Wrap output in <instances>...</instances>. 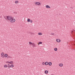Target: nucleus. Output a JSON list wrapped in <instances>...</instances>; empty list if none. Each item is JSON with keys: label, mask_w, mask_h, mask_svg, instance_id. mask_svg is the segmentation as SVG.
Returning <instances> with one entry per match:
<instances>
[{"label": "nucleus", "mask_w": 75, "mask_h": 75, "mask_svg": "<svg viewBox=\"0 0 75 75\" xmlns=\"http://www.w3.org/2000/svg\"><path fill=\"white\" fill-rule=\"evenodd\" d=\"M4 19H7L8 20H11V19H13V17L11 16H5L4 17Z\"/></svg>", "instance_id": "1"}, {"label": "nucleus", "mask_w": 75, "mask_h": 75, "mask_svg": "<svg viewBox=\"0 0 75 75\" xmlns=\"http://www.w3.org/2000/svg\"><path fill=\"white\" fill-rule=\"evenodd\" d=\"M15 21L16 20L15 19H13V18L11 20L10 22L11 23H14Z\"/></svg>", "instance_id": "2"}, {"label": "nucleus", "mask_w": 75, "mask_h": 75, "mask_svg": "<svg viewBox=\"0 0 75 75\" xmlns=\"http://www.w3.org/2000/svg\"><path fill=\"white\" fill-rule=\"evenodd\" d=\"M35 5H37L38 6H39V5H41V3L38 2H35Z\"/></svg>", "instance_id": "3"}, {"label": "nucleus", "mask_w": 75, "mask_h": 75, "mask_svg": "<svg viewBox=\"0 0 75 75\" xmlns=\"http://www.w3.org/2000/svg\"><path fill=\"white\" fill-rule=\"evenodd\" d=\"M1 57L2 58H4V53L2 52L1 53Z\"/></svg>", "instance_id": "4"}, {"label": "nucleus", "mask_w": 75, "mask_h": 75, "mask_svg": "<svg viewBox=\"0 0 75 75\" xmlns=\"http://www.w3.org/2000/svg\"><path fill=\"white\" fill-rule=\"evenodd\" d=\"M56 41L58 42H61V40L59 39H56Z\"/></svg>", "instance_id": "5"}, {"label": "nucleus", "mask_w": 75, "mask_h": 75, "mask_svg": "<svg viewBox=\"0 0 75 75\" xmlns=\"http://www.w3.org/2000/svg\"><path fill=\"white\" fill-rule=\"evenodd\" d=\"M29 44H32L33 46H35V44L34 43H32V42H29Z\"/></svg>", "instance_id": "6"}, {"label": "nucleus", "mask_w": 75, "mask_h": 75, "mask_svg": "<svg viewBox=\"0 0 75 75\" xmlns=\"http://www.w3.org/2000/svg\"><path fill=\"white\" fill-rule=\"evenodd\" d=\"M59 65L60 67H62V66H63V64H62V63H61L59 64Z\"/></svg>", "instance_id": "7"}, {"label": "nucleus", "mask_w": 75, "mask_h": 75, "mask_svg": "<svg viewBox=\"0 0 75 75\" xmlns=\"http://www.w3.org/2000/svg\"><path fill=\"white\" fill-rule=\"evenodd\" d=\"M45 73L46 74H48V71L47 70H46L45 71Z\"/></svg>", "instance_id": "8"}, {"label": "nucleus", "mask_w": 75, "mask_h": 75, "mask_svg": "<svg viewBox=\"0 0 75 75\" xmlns=\"http://www.w3.org/2000/svg\"><path fill=\"white\" fill-rule=\"evenodd\" d=\"M46 8H50V6L48 5H46Z\"/></svg>", "instance_id": "9"}, {"label": "nucleus", "mask_w": 75, "mask_h": 75, "mask_svg": "<svg viewBox=\"0 0 75 75\" xmlns=\"http://www.w3.org/2000/svg\"><path fill=\"white\" fill-rule=\"evenodd\" d=\"M48 64H49V65L51 66V65H52V63H51V62H49Z\"/></svg>", "instance_id": "10"}, {"label": "nucleus", "mask_w": 75, "mask_h": 75, "mask_svg": "<svg viewBox=\"0 0 75 75\" xmlns=\"http://www.w3.org/2000/svg\"><path fill=\"white\" fill-rule=\"evenodd\" d=\"M7 56H8V55L7 54H5L4 55V57H5V58H7Z\"/></svg>", "instance_id": "11"}, {"label": "nucleus", "mask_w": 75, "mask_h": 75, "mask_svg": "<svg viewBox=\"0 0 75 75\" xmlns=\"http://www.w3.org/2000/svg\"><path fill=\"white\" fill-rule=\"evenodd\" d=\"M45 65H47L48 64V62H46L45 63Z\"/></svg>", "instance_id": "12"}, {"label": "nucleus", "mask_w": 75, "mask_h": 75, "mask_svg": "<svg viewBox=\"0 0 75 75\" xmlns=\"http://www.w3.org/2000/svg\"><path fill=\"white\" fill-rule=\"evenodd\" d=\"M10 64H14V62H13V61H11L10 62Z\"/></svg>", "instance_id": "13"}, {"label": "nucleus", "mask_w": 75, "mask_h": 75, "mask_svg": "<svg viewBox=\"0 0 75 75\" xmlns=\"http://www.w3.org/2000/svg\"><path fill=\"white\" fill-rule=\"evenodd\" d=\"M7 65H4V68H7Z\"/></svg>", "instance_id": "14"}, {"label": "nucleus", "mask_w": 75, "mask_h": 75, "mask_svg": "<svg viewBox=\"0 0 75 75\" xmlns=\"http://www.w3.org/2000/svg\"><path fill=\"white\" fill-rule=\"evenodd\" d=\"M27 21L28 22H30V19L29 18L27 20Z\"/></svg>", "instance_id": "15"}, {"label": "nucleus", "mask_w": 75, "mask_h": 75, "mask_svg": "<svg viewBox=\"0 0 75 75\" xmlns=\"http://www.w3.org/2000/svg\"><path fill=\"white\" fill-rule=\"evenodd\" d=\"M54 50L55 51H57V48H54Z\"/></svg>", "instance_id": "16"}, {"label": "nucleus", "mask_w": 75, "mask_h": 75, "mask_svg": "<svg viewBox=\"0 0 75 75\" xmlns=\"http://www.w3.org/2000/svg\"><path fill=\"white\" fill-rule=\"evenodd\" d=\"M38 35H42V33H38Z\"/></svg>", "instance_id": "17"}, {"label": "nucleus", "mask_w": 75, "mask_h": 75, "mask_svg": "<svg viewBox=\"0 0 75 75\" xmlns=\"http://www.w3.org/2000/svg\"><path fill=\"white\" fill-rule=\"evenodd\" d=\"M11 67L12 68H13V67H14V65L13 64H11Z\"/></svg>", "instance_id": "18"}, {"label": "nucleus", "mask_w": 75, "mask_h": 75, "mask_svg": "<svg viewBox=\"0 0 75 75\" xmlns=\"http://www.w3.org/2000/svg\"><path fill=\"white\" fill-rule=\"evenodd\" d=\"M15 3H18V1H16L15 2Z\"/></svg>", "instance_id": "19"}, {"label": "nucleus", "mask_w": 75, "mask_h": 75, "mask_svg": "<svg viewBox=\"0 0 75 75\" xmlns=\"http://www.w3.org/2000/svg\"><path fill=\"white\" fill-rule=\"evenodd\" d=\"M54 34H55L54 33H51V35H54Z\"/></svg>", "instance_id": "20"}, {"label": "nucleus", "mask_w": 75, "mask_h": 75, "mask_svg": "<svg viewBox=\"0 0 75 75\" xmlns=\"http://www.w3.org/2000/svg\"><path fill=\"white\" fill-rule=\"evenodd\" d=\"M8 68H11V65H8Z\"/></svg>", "instance_id": "21"}, {"label": "nucleus", "mask_w": 75, "mask_h": 75, "mask_svg": "<svg viewBox=\"0 0 75 75\" xmlns=\"http://www.w3.org/2000/svg\"><path fill=\"white\" fill-rule=\"evenodd\" d=\"M39 44H42V42H39Z\"/></svg>", "instance_id": "22"}, {"label": "nucleus", "mask_w": 75, "mask_h": 75, "mask_svg": "<svg viewBox=\"0 0 75 75\" xmlns=\"http://www.w3.org/2000/svg\"><path fill=\"white\" fill-rule=\"evenodd\" d=\"M8 58H11V57L10 56H8Z\"/></svg>", "instance_id": "23"}, {"label": "nucleus", "mask_w": 75, "mask_h": 75, "mask_svg": "<svg viewBox=\"0 0 75 75\" xmlns=\"http://www.w3.org/2000/svg\"><path fill=\"white\" fill-rule=\"evenodd\" d=\"M30 34H31V35H32L33 34H34V33H32L31 32H30Z\"/></svg>", "instance_id": "24"}, {"label": "nucleus", "mask_w": 75, "mask_h": 75, "mask_svg": "<svg viewBox=\"0 0 75 75\" xmlns=\"http://www.w3.org/2000/svg\"><path fill=\"white\" fill-rule=\"evenodd\" d=\"M30 23H32L33 22V21H32V20H30Z\"/></svg>", "instance_id": "25"}, {"label": "nucleus", "mask_w": 75, "mask_h": 75, "mask_svg": "<svg viewBox=\"0 0 75 75\" xmlns=\"http://www.w3.org/2000/svg\"><path fill=\"white\" fill-rule=\"evenodd\" d=\"M44 63L43 62L42 63V65H44Z\"/></svg>", "instance_id": "26"}, {"label": "nucleus", "mask_w": 75, "mask_h": 75, "mask_svg": "<svg viewBox=\"0 0 75 75\" xmlns=\"http://www.w3.org/2000/svg\"><path fill=\"white\" fill-rule=\"evenodd\" d=\"M7 62V63H10V62Z\"/></svg>", "instance_id": "27"}, {"label": "nucleus", "mask_w": 75, "mask_h": 75, "mask_svg": "<svg viewBox=\"0 0 75 75\" xmlns=\"http://www.w3.org/2000/svg\"><path fill=\"white\" fill-rule=\"evenodd\" d=\"M16 14L17 13V12H16Z\"/></svg>", "instance_id": "28"}, {"label": "nucleus", "mask_w": 75, "mask_h": 75, "mask_svg": "<svg viewBox=\"0 0 75 75\" xmlns=\"http://www.w3.org/2000/svg\"><path fill=\"white\" fill-rule=\"evenodd\" d=\"M72 8H74V7H72Z\"/></svg>", "instance_id": "29"}, {"label": "nucleus", "mask_w": 75, "mask_h": 75, "mask_svg": "<svg viewBox=\"0 0 75 75\" xmlns=\"http://www.w3.org/2000/svg\"><path fill=\"white\" fill-rule=\"evenodd\" d=\"M8 65H9V64H8Z\"/></svg>", "instance_id": "30"}, {"label": "nucleus", "mask_w": 75, "mask_h": 75, "mask_svg": "<svg viewBox=\"0 0 75 75\" xmlns=\"http://www.w3.org/2000/svg\"><path fill=\"white\" fill-rule=\"evenodd\" d=\"M0 18H1V16H0Z\"/></svg>", "instance_id": "31"}, {"label": "nucleus", "mask_w": 75, "mask_h": 75, "mask_svg": "<svg viewBox=\"0 0 75 75\" xmlns=\"http://www.w3.org/2000/svg\"><path fill=\"white\" fill-rule=\"evenodd\" d=\"M74 31H75V30H74Z\"/></svg>", "instance_id": "32"}, {"label": "nucleus", "mask_w": 75, "mask_h": 75, "mask_svg": "<svg viewBox=\"0 0 75 75\" xmlns=\"http://www.w3.org/2000/svg\"><path fill=\"white\" fill-rule=\"evenodd\" d=\"M72 32H73V31H72Z\"/></svg>", "instance_id": "33"}]
</instances>
